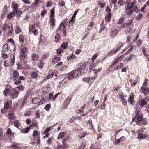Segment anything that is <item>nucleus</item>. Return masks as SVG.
Segmentation results:
<instances>
[{
	"mask_svg": "<svg viewBox=\"0 0 149 149\" xmlns=\"http://www.w3.org/2000/svg\"><path fill=\"white\" fill-rule=\"evenodd\" d=\"M12 100H8L6 103L4 104V109L7 110L11 106Z\"/></svg>",
	"mask_w": 149,
	"mask_h": 149,
	"instance_id": "4be33fe9",
	"label": "nucleus"
},
{
	"mask_svg": "<svg viewBox=\"0 0 149 149\" xmlns=\"http://www.w3.org/2000/svg\"><path fill=\"white\" fill-rule=\"evenodd\" d=\"M10 28V27L8 26V25L5 23L4 24L3 26L2 27V29L3 31H5L7 30L8 28Z\"/></svg>",
	"mask_w": 149,
	"mask_h": 149,
	"instance_id": "052dcab7",
	"label": "nucleus"
},
{
	"mask_svg": "<svg viewBox=\"0 0 149 149\" xmlns=\"http://www.w3.org/2000/svg\"><path fill=\"white\" fill-rule=\"evenodd\" d=\"M60 59L59 57H58L56 55H55L54 58L52 60V62L54 64H56L60 61Z\"/></svg>",
	"mask_w": 149,
	"mask_h": 149,
	"instance_id": "473e14b6",
	"label": "nucleus"
},
{
	"mask_svg": "<svg viewBox=\"0 0 149 149\" xmlns=\"http://www.w3.org/2000/svg\"><path fill=\"white\" fill-rule=\"evenodd\" d=\"M15 59V56L14 55L12 59H9L4 61V66H5L6 67L12 66L14 64Z\"/></svg>",
	"mask_w": 149,
	"mask_h": 149,
	"instance_id": "423d86ee",
	"label": "nucleus"
},
{
	"mask_svg": "<svg viewBox=\"0 0 149 149\" xmlns=\"http://www.w3.org/2000/svg\"><path fill=\"white\" fill-rule=\"evenodd\" d=\"M33 137H36V136H40V133L38 130H34L33 132Z\"/></svg>",
	"mask_w": 149,
	"mask_h": 149,
	"instance_id": "de8ad7c7",
	"label": "nucleus"
},
{
	"mask_svg": "<svg viewBox=\"0 0 149 149\" xmlns=\"http://www.w3.org/2000/svg\"><path fill=\"white\" fill-rule=\"evenodd\" d=\"M135 95L133 93H131L128 99V102L131 104L133 105L135 102Z\"/></svg>",
	"mask_w": 149,
	"mask_h": 149,
	"instance_id": "f8f14e48",
	"label": "nucleus"
},
{
	"mask_svg": "<svg viewBox=\"0 0 149 149\" xmlns=\"http://www.w3.org/2000/svg\"><path fill=\"white\" fill-rule=\"evenodd\" d=\"M56 32L59 33H62L64 37L66 36V26L65 25L64 22H62L61 23L58 27L57 29Z\"/></svg>",
	"mask_w": 149,
	"mask_h": 149,
	"instance_id": "f03ea898",
	"label": "nucleus"
},
{
	"mask_svg": "<svg viewBox=\"0 0 149 149\" xmlns=\"http://www.w3.org/2000/svg\"><path fill=\"white\" fill-rule=\"evenodd\" d=\"M143 117V114L138 112L136 114L135 116L133 118V121L136 122L138 125H140L141 124V121Z\"/></svg>",
	"mask_w": 149,
	"mask_h": 149,
	"instance_id": "7ed1b4c3",
	"label": "nucleus"
},
{
	"mask_svg": "<svg viewBox=\"0 0 149 149\" xmlns=\"http://www.w3.org/2000/svg\"><path fill=\"white\" fill-rule=\"evenodd\" d=\"M78 68L80 71V74L85 73L88 68V65L85 63H83L79 65Z\"/></svg>",
	"mask_w": 149,
	"mask_h": 149,
	"instance_id": "20e7f679",
	"label": "nucleus"
},
{
	"mask_svg": "<svg viewBox=\"0 0 149 149\" xmlns=\"http://www.w3.org/2000/svg\"><path fill=\"white\" fill-rule=\"evenodd\" d=\"M98 4L100 6L101 9L104 8L105 5V3L104 0L99 1H97Z\"/></svg>",
	"mask_w": 149,
	"mask_h": 149,
	"instance_id": "2f4dec72",
	"label": "nucleus"
},
{
	"mask_svg": "<svg viewBox=\"0 0 149 149\" xmlns=\"http://www.w3.org/2000/svg\"><path fill=\"white\" fill-rule=\"evenodd\" d=\"M22 31V30L20 28V27L18 25L16 26L15 30V32L16 34H17L21 32Z\"/></svg>",
	"mask_w": 149,
	"mask_h": 149,
	"instance_id": "f704fd0d",
	"label": "nucleus"
},
{
	"mask_svg": "<svg viewBox=\"0 0 149 149\" xmlns=\"http://www.w3.org/2000/svg\"><path fill=\"white\" fill-rule=\"evenodd\" d=\"M11 49H13L11 46H10L8 47V44H6L3 45V50L4 52H8L9 50L11 51Z\"/></svg>",
	"mask_w": 149,
	"mask_h": 149,
	"instance_id": "6ab92c4d",
	"label": "nucleus"
},
{
	"mask_svg": "<svg viewBox=\"0 0 149 149\" xmlns=\"http://www.w3.org/2000/svg\"><path fill=\"white\" fill-rule=\"evenodd\" d=\"M7 42H10L12 43L11 45L10 46L13 47V49H11V51L12 52L15 50L16 46L15 45V42L13 40L12 38H10L8 40Z\"/></svg>",
	"mask_w": 149,
	"mask_h": 149,
	"instance_id": "a211bd4d",
	"label": "nucleus"
},
{
	"mask_svg": "<svg viewBox=\"0 0 149 149\" xmlns=\"http://www.w3.org/2000/svg\"><path fill=\"white\" fill-rule=\"evenodd\" d=\"M124 64L123 63H121L119 65H118L116 68L114 69V70H113V71H116V70H118L121 69L124 66Z\"/></svg>",
	"mask_w": 149,
	"mask_h": 149,
	"instance_id": "e433bc0d",
	"label": "nucleus"
},
{
	"mask_svg": "<svg viewBox=\"0 0 149 149\" xmlns=\"http://www.w3.org/2000/svg\"><path fill=\"white\" fill-rule=\"evenodd\" d=\"M68 45V44L67 42H64L63 43L61 46V48L65 49L66 48Z\"/></svg>",
	"mask_w": 149,
	"mask_h": 149,
	"instance_id": "864d4df0",
	"label": "nucleus"
},
{
	"mask_svg": "<svg viewBox=\"0 0 149 149\" xmlns=\"http://www.w3.org/2000/svg\"><path fill=\"white\" fill-rule=\"evenodd\" d=\"M43 92V95H45L47 93H48L50 91L51 88L49 84H47L45 87L42 88Z\"/></svg>",
	"mask_w": 149,
	"mask_h": 149,
	"instance_id": "4468645a",
	"label": "nucleus"
},
{
	"mask_svg": "<svg viewBox=\"0 0 149 149\" xmlns=\"http://www.w3.org/2000/svg\"><path fill=\"white\" fill-rule=\"evenodd\" d=\"M33 140L34 141H36V143L37 144H40V136H36V137H33Z\"/></svg>",
	"mask_w": 149,
	"mask_h": 149,
	"instance_id": "c9c22d12",
	"label": "nucleus"
},
{
	"mask_svg": "<svg viewBox=\"0 0 149 149\" xmlns=\"http://www.w3.org/2000/svg\"><path fill=\"white\" fill-rule=\"evenodd\" d=\"M102 69V67H100L98 69H94L93 70V72L95 74H97Z\"/></svg>",
	"mask_w": 149,
	"mask_h": 149,
	"instance_id": "6e6d98bb",
	"label": "nucleus"
},
{
	"mask_svg": "<svg viewBox=\"0 0 149 149\" xmlns=\"http://www.w3.org/2000/svg\"><path fill=\"white\" fill-rule=\"evenodd\" d=\"M31 77L33 79H36L38 77L37 74L36 72H32L30 74Z\"/></svg>",
	"mask_w": 149,
	"mask_h": 149,
	"instance_id": "603ef678",
	"label": "nucleus"
},
{
	"mask_svg": "<svg viewBox=\"0 0 149 149\" xmlns=\"http://www.w3.org/2000/svg\"><path fill=\"white\" fill-rule=\"evenodd\" d=\"M54 140V138L53 137H50L48 138L47 141V143L49 145H50L51 144L52 141Z\"/></svg>",
	"mask_w": 149,
	"mask_h": 149,
	"instance_id": "0e129e2a",
	"label": "nucleus"
},
{
	"mask_svg": "<svg viewBox=\"0 0 149 149\" xmlns=\"http://www.w3.org/2000/svg\"><path fill=\"white\" fill-rule=\"evenodd\" d=\"M19 76L18 72L16 70H14L10 73V77L11 80L15 81L18 79Z\"/></svg>",
	"mask_w": 149,
	"mask_h": 149,
	"instance_id": "39448f33",
	"label": "nucleus"
},
{
	"mask_svg": "<svg viewBox=\"0 0 149 149\" xmlns=\"http://www.w3.org/2000/svg\"><path fill=\"white\" fill-rule=\"evenodd\" d=\"M117 52L115 49V48H113L112 50H111L109 52H108L107 54V56H111Z\"/></svg>",
	"mask_w": 149,
	"mask_h": 149,
	"instance_id": "cd10ccee",
	"label": "nucleus"
},
{
	"mask_svg": "<svg viewBox=\"0 0 149 149\" xmlns=\"http://www.w3.org/2000/svg\"><path fill=\"white\" fill-rule=\"evenodd\" d=\"M68 78L67 77H66L65 78L63 79L61 82H60V84H63L64 85L65 84V83H67L69 80H68Z\"/></svg>",
	"mask_w": 149,
	"mask_h": 149,
	"instance_id": "680f3d73",
	"label": "nucleus"
},
{
	"mask_svg": "<svg viewBox=\"0 0 149 149\" xmlns=\"http://www.w3.org/2000/svg\"><path fill=\"white\" fill-rule=\"evenodd\" d=\"M130 21L129 22H128V25L126 27V29L124 30V31L127 33H129L131 31L132 27L134 25V23H133V20L132 19L129 20Z\"/></svg>",
	"mask_w": 149,
	"mask_h": 149,
	"instance_id": "6e6552de",
	"label": "nucleus"
},
{
	"mask_svg": "<svg viewBox=\"0 0 149 149\" xmlns=\"http://www.w3.org/2000/svg\"><path fill=\"white\" fill-rule=\"evenodd\" d=\"M15 13L14 12V10H13V11L11 12L8 15L7 18L8 20L12 18L15 15Z\"/></svg>",
	"mask_w": 149,
	"mask_h": 149,
	"instance_id": "7c9ffc66",
	"label": "nucleus"
},
{
	"mask_svg": "<svg viewBox=\"0 0 149 149\" xmlns=\"http://www.w3.org/2000/svg\"><path fill=\"white\" fill-rule=\"evenodd\" d=\"M71 100V98L68 97L64 101L62 106V108L63 109H65L67 108V107L70 104Z\"/></svg>",
	"mask_w": 149,
	"mask_h": 149,
	"instance_id": "1a4fd4ad",
	"label": "nucleus"
},
{
	"mask_svg": "<svg viewBox=\"0 0 149 149\" xmlns=\"http://www.w3.org/2000/svg\"><path fill=\"white\" fill-rule=\"evenodd\" d=\"M55 18H50V20L49 21V23L51 26V27L53 28L54 27L55 24Z\"/></svg>",
	"mask_w": 149,
	"mask_h": 149,
	"instance_id": "c85d7f7f",
	"label": "nucleus"
},
{
	"mask_svg": "<svg viewBox=\"0 0 149 149\" xmlns=\"http://www.w3.org/2000/svg\"><path fill=\"white\" fill-rule=\"evenodd\" d=\"M25 79V78L22 76H19V78L18 79L14 82V84H15L18 85L21 83V80H24Z\"/></svg>",
	"mask_w": 149,
	"mask_h": 149,
	"instance_id": "412c9836",
	"label": "nucleus"
},
{
	"mask_svg": "<svg viewBox=\"0 0 149 149\" xmlns=\"http://www.w3.org/2000/svg\"><path fill=\"white\" fill-rule=\"evenodd\" d=\"M118 30L116 29L112 30L110 32L111 34V36L113 37H115L118 35Z\"/></svg>",
	"mask_w": 149,
	"mask_h": 149,
	"instance_id": "393cba45",
	"label": "nucleus"
},
{
	"mask_svg": "<svg viewBox=\"0 0 149 149\" xmlns=\"http://www.w3.org/2000/svg\"><path fill=\"white\" fill-rule=\"evenodd\" d=\"M59 33H56L55 36V41L58 42L60 40V36L59 35Z\"/></svg>",
	"mask_w": 149,
	"mask_h": 149,
	"instance_id": "69168bd1",
	"label": "nucleus"
},
{
	"mask_svg": "<svg viewBox=\"0 0 149 149\" xmlns=\"http://www.w3.org/2000/svg\"><path fill=\"white\" fill-rule=\"evenodd\" d=\"M19 93V91L15 89H12L10 91L9 96L11 99H13L17 97Z\"/></svg>",
	"mask_w": 149,
	"mask_h": 149,
	"instance_id": "0eeeda50",
	"label": "nucleus"
},
{
	"mask_svg": "<svg viewBox=\"0 0 149 149\" xmlns=\"http://www.w3.org/2000/svg\"><path fill=\"white\" fill-rule=\"evenodd\" d=\"M33 109H34L33 108H30L26 109L24 113V116L26 117L29 116L31 115L32 112H33L32 111V110Z\"/></svg>",
	"mask_w": 149,
	"mask_h": 149,
	"instance_id": "dca6fc26",
	"label": "nucleus"
},
{
	"mask_svg": "<svg viewBox=\"0 0 149 149\" xmlns=\"http://www.w3.org/2000/svg\"><path fill=\"white\" fill-rule=\"evenodd\" d=\"M148 134H143L142 133H139L138 135V139L140 140L145 139L148 136Z\"/></svg>",
	"mask_w": 149,
	"mask_h": 149,
	"instance_id": "5701e85b",
	"label": "nucleus"
},
{
	"mask_svg": "<svg viewBox=\"0 0 149 149\" xmlns=\"http://www.w3.org/2000/svg\"><path fill=\"white\" fill-rule=\"evenodd\" d=\"M7 88L8 87H7L3 92L4 95L5 96H7L8 94H10V93L9 90Z\"/></svg>",
	"mask_w": 149,
	"mask_h": 149,
	"instance_id": "09e8293b",
	"label": "nucleus"
},
{
	"mask_svg": "<svg viewBox=\"0 0 149 149\" xmlns=\"http://www.w3.org/2000/svg\"><path fill=\"white\" fill-rule=\"evenodd\" d=\"M16 88H17L19 90L21 91H23L24 90L25 87L23 85L20 84Z\"/></svg>",
	"mask_w": 149,
	"mask_h": 149,
	"instance_id": "5fc2aeb1",
	"label": "nucleus"
},
{
	"mask_svg": "<svg viewBox=\"0 0 149 149\" xmlns=\"http://www.w3.org/2000/svg\"><path fill=\"white\" fill-rule=\"evenodd\" d=\"M12 7L13 8V10H14V11L17 10L18 8V6L17 3H16L15 2H13L12 3Z\"/></svg>",
	"mask_w": 149,
	"mask_h": 149,
	"instance_id": "a18cd8bd",
	"label": "nucleus"
},
{
	"mask_svg": "<svg viewBox=\"0 0 149 149\" xmlns=\"http://www.w3.org/2000/svg\"><path fill=\"white\" fill-rule=\"evenodd\" d=\"M139 103L141 107H143L147 103L146 102L144 99H141L139 100Z\"/></svg>",
	"mask_w": 149,
	"mask_h": 149,
	"instance_id": "c756f323",
	"label": "nucleus"
},
{
	"mask_svg": "<svg viewBox=\"0 0 149 149\" xmlns=\"http://www.w3.org/2000/svg\"><path fill=\"white\" fill-rule=\"evenodd\" d=\"M119 98L120 99L122 104L124 105H127V103L125 98L123 95L120 94L119 95Z\"/></svg>",
	"mask_w": 149,
	"mask_h": 149,
	"instance_id": "f3484780",
	"label": "nucleus"
},
{
	"mask_svg": "<svg viewBox=\"0 0 149 149\" xmlns=\"http://www.w3.org/2000/svg\"><path fill=\"white\" fill-rule=\"evenodd\" d=\"M72 72L73 73V74H74V77L77 76L79 73H80V71L79 70V69L78 68Z\"/></svg>",
	"mask_w": 149,
	"mask_h": 149,
	"instance_id": "49530a36",
	"label": "nucleus"
},
{
	"mask_svg": "<svg viewBox=\"0 0 149 149\" xmlns=\"http://www.w3.org/2000/svg\"><path fill=\"white\" fill-rule=\"evenodd\" d=\"M55 15L54 9L53 8L50 10V18H54V16Z\"/></svg>",
	"mask_w": 149,
	"mask_h": 149,
	"instance_id": "13d9d810",
	"label": "nucleus"
},
{
	"mask_svg": "<svg viewBox=\"0 0 149 149\" xmlns=\"http://www.w3.org/2000/svg\"><path fill=\"white\" fill-rule=\"evenodd\" d=\"M97 75H95L93 77H90L89 80V84H92L94 82L95 79L97 77Z\"/></svg>",
	"mask_w": 149,
	"mask_h": 149,
	"instance_id": "8fccbe9b",
	"label": "nucleus"
},
{
	"mask_svg": "<svg viewBox=\"0 0 149 149\" xmlns=\"http://www.w3.org/2000/svg\"><path fill=\"white\" fill-rule=\"evenodd\" d=\"M49 56V54L48 53H45L41 56V58L42 60H45Z\"/></svg>",
	"mask_w": 149,
	"mask_h": 149,
	"instance_id": "bf43d9fd",
	"label": "nucleus"
},
{
	"mask_svg": "<svg viewBox=\"0 0 149 149\" xmlns=\"http://www.w3.org/2000/svg\"><path fill=\"white\" fill-rule=\"evenodd\" d=\"M148 123V120L146 118H143L141 121V124H142L144 125L147 124Z\"/></svg>",
	"mask_w": 149,
	"mask_h": 149,
	"instance_id": "37998d69",
	"label": "nucleus"
},
{
	"mask_svg": "<svg viewBox=\"0 0 149 149\" xmlns=\"http://www.w3.org/2000/svg\"><path fill=\"white\" fill-rule=\"evenodd\" d=\"M32 93L30 90H28L26 92L25 95L24 97V99L26 100L28 97H30L32 95Z\"/></svg>",
	"mask_w": 149,
	"mask_h": 149,
	"instance_id": "a878e982",
	"label": "nucleus"
},
{
	"mask_svg": "<svg viewBox=\"0 0 149 149\" xmlns=\"http://www.w3.org/2000/svg\"><path fill=\"white\" fill-rule=\"evenodd\" d=\"M74 76L73 73L71 72L68 75L67 77L68 78V80H70L73 79Z\"/></svg>",
	"mask_w": 149,
	"mask_h": 149,
	"instance_id": "4d7b16f0",
	"label": "nucleus"
},
{
	"mask_svg": "<svg viewBox=\"0 0 149 149\" xmlns=\"http://www.w3.org/2000/svg\"><path fill=\"white\" fill-rule=\"evenodd\" d=\"M32 102L34 104H38V105H40L42 104V102L40 98H37L35 97L32 100Z\"/></svg>",
	"mask_w": 149,
	"mask_h": 149,
	"instance_id": "aec40b11",
	"label": "nucleus"
},
{
	"mask_svg": "<svg viewBox=\"0 0 149 149\" xmlns=\"http://www.w3.org/2000/svg\"><path fill=\"white\" fill-rule=\"evenodd\" d=\"M19 48L20 50V59L21 60H23L26 58V54L28 53V50L27 48L26 47V45L23 44H21L19 46Z\"/></svg>",
	"mask_w": 149,
	"mask_h": 149,
	"instance_id": "f257e3e1",
	"label": "nucleus"
},
{
	"mask_svg": "<svg viewBox=\"0 0 149 149\" xmlns=\"http://www.w3.org/2000/svg\"><path fill=\"white\" fill-rule=\"evenodd\" d=\"M134 56V55L131 54H130L128 56L125 57V58L124 60L125 61H130L132 58H133V56Z\"/></svg>",
	"mask_w": 149,
	"mask_h": 149,
	"instance_id": "4c0bfd02",
	"label": "nucleus"
},
{
	"mask_svg": "<svg viewBox=\"0 0 149 149\" xmlns=\"http://www.w3.org/2000/svg\"><path fill=\"white\" fill-rule=\"evenodd\" d=\"M111 17V13H109L106 14L105 17V21L107 22H109Z\"/></svg>",
	"mask_w": 149,
	"mask_h": 149,
	"instance_id": "b1692460",
	"label": "nucleus"
},
{
	"mask_svg": "<svg viewBox=\"0 0 149 149\" xmlns=\"http://www.w3.org/2000/svg\"><path fill=\"white\" fill-rule=\"evenodd\" d=\"M19 42L21 43V44H23L24 41V37L23 35H20L19 37Z\"/></svg>",
	"mask_w": 149,
	"mask_h": 149,
	"instance_id": "ea45409f",
	"label": "nucleus"
},
{
	"mask_svg": "<svg viewBox=\"0 0 149 149\" xmlns=\"http://www.w3.org/2000/svg\"><path fill=\"white\" fill-rule=\"evenodd\" d=\"M145 86L142 85L140 88L139 92L141 93H143L145 95H146L149 93V88L148 86Z\"/></svg>",
	"mask_w": 149,
	"mask_h": 149,
	"instance_id": "9d476101",
	"label": "nucleus"
},
{
	"mask_svg": "<svg viewBox=\"0 0 149 149\" xmlns=\"http://www.w3.org/2000/svg\"><path fill=\"white\" fill-rule=\"evenodd\" d=\"M8 118L10 120H14L15 118L14 114L12 113H9L8 115Z\"/></svg>",
	"mask_w": 149,
	"mask_h": 149,
	"instance_id": "79ce46f5",
	"label": "nucleus"
},
{
	"mask_svg": "<svg viewBox=\"0 0 149 149\" xmlns=\"http://www.w3.org/2000/svg\"><path fill=\"white\" fill-rule=\"evenodd\" d=\"M6 135V136L9 137L10 139H11L14 136V133L12 132L10 128H8L7 130Z\"/></svg>",
	"mask_w": 149,
	"mask_h": 149,
	"instance_id": "2eb2a0df",
	"label": "nucleus"
},
{
	"mask_svg": "<svg viewBox=\"0 0 149 149\" xmlns=\"http://www.w3.org/2000/svg\"><path fill=\"white\" fill-rule=\"evenodd\" d=\"M125 54H123L117 59L116 60V59H115V60L113 62V64L109 66V68H111V67L113 66L116 64L119 61H121L122 59L125 56Z\"/></svg>",
	"mask_w": 149,
	"mask_h": 149,
	"instance_id": "9b49d317",
	"label": "nucleus"
},
{
	"mask_svg": "<svg viewBox=\"0 0 149 149\" xmlns=\"http://www.w3.org/2000/svg\"><path fill=\"white\" fill-rule=\"evenodd\" d=\"M128 47H129V49L125 53V54L126 55L128 54L131 52L133 49L134 46L133 45L131 44Z\"/></svg>",
	"mask_w": 149,
	"mask_h": 149,
	"instance_id": "58836bf2",
	"label": "nucleus"
},
{
	"mask_svg": "<svg viewBox=\"0 0 149 149\" xmlns=\"http://www.w3.org/2000/svg\"><path fill=\"white\" fill-rule=\"evenodd\" d=\"M31 57L32 60L34 61H37L39 58L38 55L35 54H32Z\"/></svg>",
	"mask_w": 149,
	"mask_h": 149,
	"instance_id": "72a5a7b5",
	"label": "nucleus"
},
{
	"mask_svg": "<svg viewBox=\"0 0 149 149\" xmlns=\"http://www.w3.org/2000/svg\"><path fill=\"white\" fill-rule=\"evenodd\" d=\"M12 148H13V147H15V149H27V147H25V146L23 147H18V146H15V145H12Z\"/></svg>",
	"mask_w": 149,
	"mask_h": 149,
	"instance_id": "338daca9",
	"label": "nucleus"
},
{
	"mask_svg": "<svg viewBox=\"0 0 149 149\" xmlns=\"http://www.w3.org/2000/svg\"><path fill=\"white\" fill-rule=\"evenodd\" d=\"M56 125H55L54 124L52 126L49 127L47 128L44 131V134H46L48 133V132H49V131L52 130L51 128L55 126Z\"/></svg>",
	"mask_w": 149,
	"mask_h": 149,
	"instance_id": "3c124183",
	"label": "nucleus"
},
{
	"mask_svg": "<svg viewBox=\"0 0 149 149\" xmlns=\"http://www.w3.org/2000/svg\"><path fill=\"white\" fill-rule=\"evenodd\" d=\"M54 72V71L53 72L51 70H50L48 72V76L46 77V79H47L52 78L55 74L56 76H57V74H55Z\"/></svg>",
	"mask_w": 149,
	"mask_h": 149,
	"instance_id": "ddd939ff",
	"label": "nucleus"
},
{
	"mask_svg": "<svg viewBox=\"0 0 149 149\" xmlns=\"http://www.w3.org/2000/svg\"><path fill=\"white\" fill-rule=\"evenodd\" d=\"M86 142V141L85 140H83L82 141V143L79 146L78 149H84L85 146V144Z\"/></svg>",
	"mask_w": 149,
	"mask_h": 149,
	"instance_id": "a19ab883",
	"label": "nucleus"
},
{
	"mask_svg": "<svg viewBox=\"0 0 149 149\" xmlns=\"http://www.w3.org/2000/svg\"><path fill=\"white\" fill-rule=\"evenodd\" d=\"M14 126L17 128H18L19 126L20 123L19 121H15L14 122Z\"/></svg>",
	"mask_w": 149,
	"mask_h": 149,
	"instance_id": "774afa93",
	"label": "nucleus"
},
{
	"mask_svg": "<svg viewBox=\"0 0 149 149\" xmlns=\"http://www.w3.org/2000/svg\"><path fill=\"white\" fill-rule=\"evenodd\" d=\"M94 22L93 21H92L90 22L87 28L85 30V32H87L90 29L92 28Z\"/></svg>",
	"mask_w": 149,
	"mask_h": 149,
	"instance_id": "c03bdc74",
	"label": "nucleus"
},
{
	"mask_svg": "<svg viewBox=\"0 0 149 149\" xmlns=\"http://www.w3.org/2000/svg\"><path fill=\"white\" fill-rule=\"evenodd\" d=\"M123 46V43L122 42H119L116 45V48H115V49L118 52L121 49Z\"/></svg>",
	"mask_w": 149,
	"mask_h": 149,
	"instance_id": "bb28decb",
	"label": "nucleus"
},
{
	"mask_svg": "<svg viewBox=\"0 0 149 149\" xmlns=\"http://www.w3.org/2000/svg\"><path fill=\"white\" fill-rule=\"evenodd\" d=\"M38 67L40 68H42L44 65V63L42 60H40L38 64Z\"/></svg>",
	"mask_w": 149,
	"mask_h": 149,
	"instance_id": "e2e57ef3",
	"label": "nucleus"
}]
</instances>
